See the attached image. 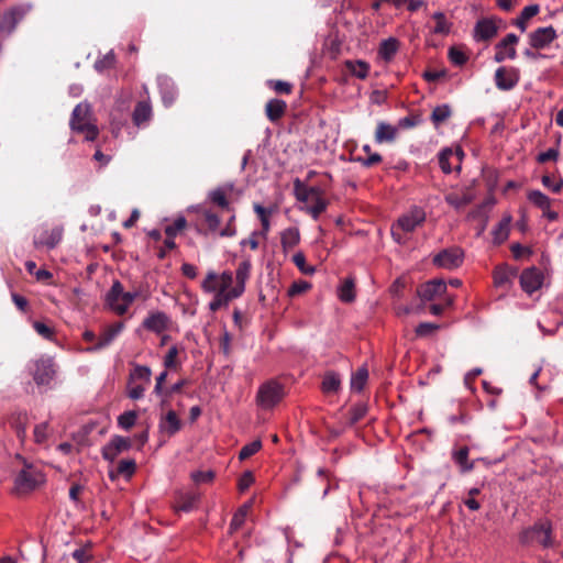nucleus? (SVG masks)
Segmentation results:
<instances>
[{
  "mask_svg": "<svg viewBox=\"0 0 563 563\" xmlns=\"http://www.w3.org/2000/svg\"><path fill=\"white\" fill-rule=\"evenodd\" d=\"M251 274L252 262L249 257L241 260L234 272L230 269L221 273L208 271L200 283L201 290L213 296L208 303V309L211 312H217L222 308H228L231 301L242 297Z\"/></svg>",
  "mask_w": 563,
  "mask_h": 563,
  "instance_id": "obj_1",
  "label": "nucleus"
},
{
  "mask_svg": "<svg viewBox=\"0 0 563 563\" xmlns=\"http://www.w3.org/2000/svg\"><path fill=\"white\" fill-rule=\"evenodd\" d=\"M426 212L420 207H413L408 212L401 214L390 228L393 240L399 245H406L409 241V234L426 222Z\"/></svg>",
  "mask_w": 563,
  "mask_h": 563,
  "instance_id": "obj_2",
  "label": "nucleus"
},
{
  "mask_svg": "<svg viewBox=\"0 0 563 563\" xmlns=\"http://www.w3.org/2000/svg\"><path fill=\"white\" fill-rule=\"evenodd\" d=\"M294 187L297 200L307 203V213L314 220L319 219L320 214L327 210L329 205V201L324 198L323 190L317 186L308 187L299 179L295 180Z\"/></svg>",
  "mask_w": 563,
  "mask_h": 563,
  "instance_id": "obj_3",
  "label": "nucleus"
},
{
  "mask_svg": "<svg viewBox=\"0 0 563 563\" xmlns=\"http://www.w3.org/2000/svg\"><path fill=\"white\" fill-rule=\"evenodd\" d=\"M519 542L522 545H539L543 549L552 548L554 544L552 523L549 519H540L531 527L519 533Z\"/></svg>",
  "mask_w": 563,
  "mask_h": 563,
  "instance_id": "obj_4",
  "label": "nucleus"
},
{
  "mask_svg": "<svg viewBox=\"0 0 563 563\" xmlns=\"http://www.w3.org/2000/svg\"><path fill=\"white\" fill-rule=\"evenodd\" d=\"M137 298L147 300L148 294H142L139 290L124 291L121 282L114 280L106 295V305L118 316H123L128 312L130 306Z\"/></svg>",
  "mask_w": 563,
  "mask_h": 563,
  "instance_id": "obj_5",
  "label": "nucleus"
},
{
  "mask_svg": "<svg viewBox=\"0 0 563 563\" xmlns=\"http://www.w3.org/2000/svg\"><path fill=\"white\" fill-rule=\"evenodd\" d=\"M69 125L71 131L84 134L86 141H95L99 135V129L92 122V112L87 103H79L75 107Z\"/></svg>",
  "mask_w": 563,
  "mask_h": 563,
  "instance_id": "obj_6",
  "label": "nucleus"
},
{
  "mask_svg": "<svg viewBox=\"0 0 563 563\" xmlns=\"http://www.w3.org/2000/svg\"><path fill=\"white\" fill-rule=\"evenodd\" d=\"M45 483V475L35 466L25 464L14 479V490L27 494Z\"/></svg>",
  "mask_w": 563,
  "mask_h": 563,
  "instance_id": "obj_7",
  "label": "nucleus"
},
{
  "mask_svg": "<svg viewBox=\"0 0 563 563\" xmlns=\"http://www.w3.org/2000/svg\"><path fill=\"white\" fill-rule=\"evenodd\" d=\"M285 397L284 385L275 379L262 384L256 394V402L263 409H272Z\"/></svg>",
  "mask_w": 563,
  "mask_h": 563,
  "instance_id": "obj_8",
  "label": "nucleus"
},
{
  "mask_svg": "<svg viewBox=\"0 0 563 563\" xmlns=\"http://www.w3.org/2000/svg\"><path fill=\"white\" fill-rule=\"evenodd\" d=\"M464 252L459 246H452L440 251L432 258L434 266L448 271L455 269L463 264Z\"/></svg>",
  "mask_w": 563,
  "mask_h": 563,
  "instance_id": "obj_9",
  "label": "nucleus"
},
{
  "mask_svg": "<svg viewBox=\"0 0 563 563\" xmlns=\"http://www.w3.org/2000/svg\"><path fill=\"white\" fill-rule=\"evenodd\" d=\"M30 10L31 5L26 4L14 5L5 10L0 15V32L12 33Z\"/></svg>",
  "mask_w": 563,
  "mask_h": 563,
  "instance_id": "obj_10",
  "label": "nucleus"
},
{
  "mask_svg": "<svg viewBox=\"0 0 563 563\" xmlns=\"http://www.w3.org/2000/svg\"><path fill=\"white\" fill-rule=\"evenodd\" d=\"M543 282V272L534 266L525 268L519 276L520 287L528 295H532L539 290L542 287Z\"/></svg>",
  "mask_w": 563,
  "mask_h": 563,
  "instance_id": "obj_11",
  "label": "nucleus"
},
{
  "mask_svg": "<svg viewBox=\"0 0 563 563\" xmlns=\"http://www.w3.org/2000/svg\"><path fill=\"white\" fill-rule=\"evenodd\" d=\"M496 87L501 91L514 89L520 80V71L516 67H498L494 75Z\"/></svg>",
  "mask_w": 563,
  "mask_h": 563,
  "instance_id": "obj_12",
  "label": "nucleus"
},
{
  "mask_svg": "<svg viewBox=\"0 0 563 563\" xmlns=\"http://www.w3.org/2000/svg\"><path fill=\"white\" fill-rule=\"evenodd\" d=\"M30 373L37 385H47L55 375L54 364L51 358H38L30 367Z\"/></svg>",
  "mask_w": 563,
  "mask_h": 563,
  "instance_id": "obj_13",
  "label": "nucleus"
},
{
  "mask_svg": "<svg viewBox=\"0 0 563 563\" xmlns=\"http://www.w3.org/2000/svg\"><path fill=\"white\" fill-rule=\"evenodd\" d=\"M518 42L519 37L516 34H507L495 45L494 60L496 63H501L506 59H515L517 57L516 45Z\"/></svg>",
  "mask_w": 563,
  "mask_h": 563,
  "instance_id": "obj_14",
  "label": "nucleus"
},
{
  "mask_svg": "<svg viewBox=\"0 0 563 563\" xmlns=\"http://www.w3.org/2000/svg\"><path fill=\"white\" fill-rule=\"evenodd\" d=\"M529 45L533 49H544L549 47L556 38L558 33L553 26L538 27L529 36Z\"/></svg>",
  "mask_w": 563,
  "mask_h": 563,
  "instance_id": "obj_15",
  "label": "nucleus"
},
{
  "mask_svg": "<svg viewBox=\"0 0 563 563\" xmlns=\"http://www.w3.org/2000/svg\"><path fill=\"white\" fill-rule=\"evenodd\" d=\"M132 448L130 438L114 435L102 448V457L109 462H113L122 452L129 451Z\"/></svg>",
  "mask_w": 563,
  "mask_h": 563,
  "instance_id": "obj_16",
  "label": "nucleus"
},
{
  "mask_svg": "<svg viewBox=\"0 0 563 563\" xmlns=\"http://www.w3.org/2000/svg\"><path fill=\"white\" fill-rule=\"evenodd\" d=\"M498 34V25L494 18L479 19L473 31V38L475 42H488L496 37Z\"/></svg>",
  "mask_w": 563,
  "mask_h": 563,
  "instance_id": "obj_17",
  "label": "nucleus"
},
{
  "mask_svg": "<svg viewBox=\"0 0 563 563\" xmlns=\"http://www.w3.org/2000/svg\"><path fill=\"white\" fill-rule=\"evenodd\" d=\"M518 275V268L512 267L508 264H500L496 266L493 271V279L494 285L497 288H501L504 290H509L514 279Z\"/></svg>",
  "mask_w": 563,
  "mask_h": 563,
  "instance_id": "obj_18",
  "label": "nucleus"
},
{
  "mask_svg": "<svg viewBox=\"0 0 563 563\" xmlns=\"http://www.w3.org/2000/svg\"><path fill=\"white\" fill-rule=\"evenodd\" d=\"M446 292V284L442 279H432L417 288V295L422 301H432Z\"/></svg>",
  "mask_w": 563,
  "mask_h": 563,
  "instance_id": "obj_19",
  "label": "nucleus"
},
{
  "mask_svg": "<svg viewBox=\"0 0 563 563\" xmlns=\"http://www.w3.org/2000/svg\"><path fill=\"white\" fill-rule=\"evenodd\" d=\"M169 318L163 311L150 312L148 316L143 320L142 325L145 330L161 334L169 325Z\"/></svg>",
  "mask_w": 563,
  "mask_h": 563,
  "instance_id": "obj_20",
  "label": "nucleus"
},
{
  "mask_svg": "<svg viewBox=\"0 0 563 563\" xmlns=\"http://www.w3.org/2000/svg\"><path fill=\"white\" fill-rule=\"evenodd\" d=\"M122 322H115L103 330L95 345L88 346L86 352H96L107 347L123 329Z\"/></svg>",
  "mask_w": 563,
  "mask_h": 563,
  "instance_id": "obj_21",
  "label": "nucleus"
},
{
  "mask_svg": "<svg viewBox=\"0 0 563 563\" xmlns=\"http://www.w3.org/2000/svg\"><path fill=\"white\" fill-rule=\"evenodd\" d=\"M454 156L457 162L456 168L460 169V165L464 156V153L460 146H457L455 150H452L451 147H445L439 153V166L444 174L452 173L453 165L451 163V159Z\"/></svg>",
  "mask_w": 563,
  "mask_h": 563,
  "instance_id": "obj_22",
  "label": "nucleus"
},
{
  "mask_svg": "<svg viewBox=\"0 0 563 563\" xmlns=\"http://www.w3.org/2000/svg\"><path fill=\"white\" fill-rule=\"evenodd\" d=\"M199 499L200 496L198 493L177 492L174 498L173 508L175 511L188 512L197 506Z\"/></svg>",
  "mask_w": 563,
  "mask_h": 563,
  "instance_id": "obj_23",
  "label": "nucleus"
},
{
  "mask_svg": "<svg viewBox=\"0 0 563 563\" xmlns=\"http://www.w3.org/2000/svg\"><path fill=\"white\" fill-rule=\"evenodd\" d=\"M233 185H227L222 187H217L208 194V199L214 206L221 208L225 211H231V205L228 199V195L232 191Z\"/></svg>",
  "mask_w": 563,
  "mask_h": 563,
  "instance_id": "obj_24",
  "label": "nucleus"
},
{
  "mask_svg": "<svg viewBox=\"0 0 563 563\" xmlns=\"http://www.w3.org/2000/svg\"><path fill=\"white\" fill-rule=\"evenodd\" d=\"M398 135V128L390 123L380 121L377 123L375 131V142L377 144L393 143Z\"/></svg>",
  "mask_w": 563,
  "mask_h": 563,
  "instance_id": "obj_25",
  "label": "nucleus"
},
{
  "mask_svg": "<svg viewBox=\"0 0 563 563\" xmlns=\"http://www.w3.org/2000/svg\"><path fill=\"white\" fill-rule=\"evenodd\" d=\"M400 48V42L396 37L383 40L378 47V57L386 63H390Z\"/></svg>",
  "mask_w": 563,
  "mask_h": 563,
  "instance_id": "obj_26",
  "label": "nucleus"
},
{
  "mask_svg": "<svg viewBox=\"0 0 563 563\" xmlns=\"http://www.w3.org/2000/svg\"><path fill=\"white\" fill-rule=\"evenodd\" d=\"M159 430L167 433L169 437L180 431L183 423L174 410L167 411V413L159 421Z\"/></svg>",
  "mask_w": 563,
  "mask_h": 563,
  "instance_id": "obj_27",
  "label": "nucleus"
},
{
  "mask_svg": "<svg viewBox=\"0 0 563 563\" xmlns=\"http://www.w3.org/2000/svg\"><path fill=\"white\" fill-rule=\"evenodd\" d=\"M287 103L282 99H271L265 106V113L271 122L279 121L286 113Z\"/></svg>",
  "mask_w": 563,
  "mask_h": 563,
  "instance_id": "obj_28",
  "label": "nucleus"
},
{
  "mask_svg": "<svg viewBox=\"0 0 563 563\" xmlns=\"http://www.w3.org/2000/svg\"><path fill=\"white\" fill-rule=\"evenodd\" d=\"M300 242V232L298 228L290 227L280 233V244L285 253L291 251Z\"/></svg>",
  "mask_w": 563,
  "mask_h": 563,
  "instance_id": "obj_29",
  "label": "nucleus"
},
{
  "mask_svg": "<svg viewBox=\"0 0 563 563\" xmlns=\"http://www.w3.org/2000/svg\"><path fill=\"white\" fill-rule=\"evenodd\" d=\"M253 209H254L255 213L257 214V217H258V219L261 221V225H262L261 233H262V236L266 238L267 233L271 230L269 218L276 211V207L275 206H273V207H263L260 203H255L253 206Z\"/></svg>",
  "mask_w": 563,
  "mask_h": 563,
  "instance_id": "obj_30",
  "label": "nucleus"
},
{
  "mask_svg": "<svg viewBox=\"0 0 563 563\" xmlns=\"http://www.w3.org/2000/svg\"><path fill=\"white\" fill-rule=\"evenodd\" d=\"M434 26L431 30L432 34L448 36L451 33L453 23L448 20L445 13L437 11L432 14Z\"/></svg>",
  "mask_w": 563,
  "mask_h": 563,
  "instance_id": "obj_31",
  "label": "nucleus"
},
{
  "mask_svg": "<svg viewBox=\"0 0 563 563\" xmlns=\"http://www.w3.org/2000/svg\"><path fill=\"white\" fill-rule=\"evenodd\" d=\"M344 67L349 70V73L352 76H354L358 79H362V80H364L368 77L369 69H371L369 64L362 59H357V60L347 59L344 62Z\"/></svg>",
  "mask_w": 563,
  "mask_h": 563,
  "instance_id": "obj_32",
  "label": "nucleus"
},
{
  "mask_svg": "<svg viewBox=\"0 0 563 563\" xmlns=\"http://www.w3.org/2000/svg\"><path fill=\"white\" fill-rule=\"evenodd\" d=\"M341 388V377L334 371L325 372L321 383V390L325 395L336 394Z\"/></svg>",
  "mask_w": 563,
  "mask_h": 563,
  "instance_id": "obj_33",
  "label": "nucleus"
},
{
  "mask_svg": "<svg viewBox=\"0 0 563 563\" xmlns=\"http://www.w3.org/2000/svg\"><path fill=\"white\" fill-rule=\"evenodd\" d=\"M152 107L148 101H139L133 110L132 120L136 126L150 121Z\"/></svg>",
  "mask_w": 563,
  "mask_h": 563,
  "instance_id": "obj_34",
  "label": "nucleus"
},
{
  "mask_svg": "<svg viewBox=\"0 0 563 563\" xmlns=\"http://www.w3.org/2000/svg\"><path fill=\"white\" fill-rule=\"evenodd\" d=\"M511 217L503 218L493 230V241L499 245L504 243L509 235Z\"/></svg>",
  "mask_w": 563,
  "mask_h": 563,
  "instance_id": "obj_35",
  "label": "nucleus"
},
{
  "mask_svg": "<svg viewBox=\"0 0 563 563\" xmlns=\"http://www.w3.org/2000/svg\"><path fill=\"white\" fill-rule=\"evenodd\" d=\"M136 471V463L134 460H121L117 466L115 473L110 472L109 476L111 479H115L119 476L131 478Z\"/></svg>",
  "mask_w": 563,
  "mask_h": 563,
  "instance_id": "obj_36",
  "label": "nucleus"
},
{
  "mask_svg": "<svg viewBox=\"0 0 563 563\" xmlns=\"http://www.w3.org/2000/svg\"><path fill=\"white\" fill-rule=\"evenodd\" d=\"M470 449L462 446L452 454L453 461L460 466L463 473L471 472L474 463L468 461Z\"/></svg>",
  "mask_w": 563,
  "mask_h": 563,
  "instance_id": "obj_37",
  "label": "nucleus"
},
{
  "mask_svg": "<svg viewBox=\"0 0 563 563\" xmlns=\"http://www.w3.org/2000/svg\"><path fill=\"white\" fill-rule=\"evenodd\" d=\"M152 371L148 366L134 364L131 369L128 380L139 382L150 385Z\"/></svg>",
  "mask_w": 563,
  "mask_h": 563,
  "instance_id": "obj_38",
  "label": "nucleus"
},
{
  "mask_svg": "<svg viewBox=\"0 0 563 563\" xmlns=\"http://www.w3.org/2000/svg\"><path fill=\"white\" fill-rule=\"evenodd\" d=\"M251 509L250 504L242 505L233 515L230 526L229 533H235L245 522L246 516Z\"/></svg>",
  "mask_w": 563,
  "mask_h": 563,
  "instance_id": "obj_39",
  "label": "nucleus"
},
{
  "mask_svg": "<svg viewBox=\"0 0 563 563\" xmlns=\"http://www.w3.org/2000/svg\"><path fill=\"white\" fill-rule=\"evenodd\" d=\"M338 297L342 302H352L355 299V284L353 278H346L339 287Z\"/></svg>",
  "mask_w": 563,
  "mask_h": 563,
  "instance_id": "obj_40",
  "label": "nucleus"
},
{
  "mask_svg": "<svg viewBox=\"0 0 563 563\" xmlns=\"http://www.w3.org/2000/svg\"><path fill=\"white\" fill-rule=\"evenodd\" d=\"M368 379V371L366 366L357 368V371L351 377V389L355 391H362Z\"/></svg>",
  "mask_w": 563,
  "mask_h": 563,
  "instance_id": "obj_41",
  "label": "nucleus"
},
{
  "mask_svg": "<svg viewBox=\"0 0 563 563\" xmlns=\"http://www.w3.org/2000/svg\"><path fill=\"white\" fill-rule=\"evenodd\" d=\"M62 240V233L58 230L45 232L38 241L35 242L37 246H45L48 250L54 249Z\"/></svg>",
  "mask_w": 563,
  "mask_h": 563,
  "instance_id": "obj_42",
  "label": "nucleus"
},
{
  "mask_svg": "<svg viewBox=\"0 0 563 563\" xmlns=\"http://www.w3.org/2000/svg\"><path fill=\"white\" fill-rule=\"evenodd\" d=\"M528 200L542 211H545L551 207L550 198L540 190H531L528 194Z\"/></svg>",
  "mask_w": 563,
  "mask_h": 563,
  "instance_id": "obj_43",
  "label": "nucleus"
},
{
  "mask_svg": "<svg viewBox=\"0 0 563 563\" xmlns=\"http://www.w3.org/2000/svg\"><path fill=\"white\" fill-rule=\"evenodd\" d=\"M451 114L452 111L449 104L437 106L431 113V121L435 126H439L441 123L445 122Z\"/></svg>",
  "mask_w": 563,
  "mask_h": 563,
  "instance_id": "obj_44",
  "label": "nucleus"
},
{
  "mask_svg": "<svg viewBox=\"0 0 563 563\" xmlns=\"http://www.w3.org/2000/svg\"><path fill=\"white\" fill-rule=\"evenodd\" d=\"M445 201L455 209H460L471 203L472 199L471 196L465 192H450L445 195Z\"/></svg>",
  "mask_w": 563,
  "mask_h": 563,
  "instance_id": "obj_45",
  "label": "nucleus"
},
{
  "mask_svg": "<svg viewBox=\"0 0 563 563\" xmlns=\"http://www.w3.org/2000/svg\"><path fill=\"white\" fill-rule=\"evenodd\" d=\"M148 385L139 382H126V395L132 400H139L144 397L145 389Z\"/></svg>",
  "mask_w": 563,
  "mask_h": 563,
  "instance_id": "obj_46",
  "label": "nucleus"
},
{
  "mask_svg": "<svg viewBox=\"0 0 563 563\" xmlns=\"http://www.w3.org/2000/svg\"><path fill=\"white\" fill-rule=\"evenodd\" d=\"M363 152L367 154V157H358L357 161L364 167H372L382 163L383 157L380 154L372 152L371 145L366 144L362 147Z\"/></svg>",
  "mask_w": 563,
  "mask_h": 563,
  "instance_id": "obj_47",
  "label": "nucleus"
},
{
  "mask_svg": "<svg viewBox=\"0 0 563 563\" xmlns=\"http://www.w3.org/2000/svg\"><path fill=\"white\" fill-rule=\"evenodd\" d=\"M202 217L205 219V222L208 227V230L212 233H216L220 231V217L213 212L210 209H203L202 210Z\"/></svg>",
  "mask_w": 563,
  "mask_h": 563,
  "instance_id": "obj_48",
  "label": "nucleus"
},
{
  "mask_svg": "<svg viewBox=\"0 0 563 563\" xmlns=\"http://www.w3.org/2000/svg\"><path fill=\"white\" fill-rule=\"evenodd\" d=\"M262 441L261 440H254L245 445L242 446V449L239 452V460L244 461L256 454L262 449Z\"/></svg>",
  "mask_w": 563,
  "mask_h": 563,
  "instance_id": "obj_49",
  "label": "nucleus"
},
{
  "mask_svg": "<svg viewBox=\"0 0 563 563\" xmlns=\"http://www.w3.org/2000/svg\"><path fill=\"white\" fill-rule=\"evenodd\" d=\"M187 227V220L184 216L177 217L172 224L165 227V234L176 238L178 233L184 231Z\"/></svg>",
  "mask_w": 563,
  "mask_h": 563,
  "instance_id": "obj_50",
  "label": "nucleus"
},
{
  "mask_svg": "<svg viewBox=\"0 0 563 563\" xmlns=\"http://www.w3.org/2000/svg\"><path fill=\"white\" fill-rule=\"evenodd\" d=\"M33 328L34 330L36 331V333L38 335H41L43 339L45 340H48V341H55L56 339V331L54 328L45 324L44 322H41V321H34L33 322Z\"/></svg>",
  "mask_w": 563,
  "mask_h": 563,
  "instance_id": "obj_51",
  "label": "nucleus"
},
{
  "mask_svg": "<svg viewBox=\"0 0 563 563\" xmlns=\"http://www.w3.org/2000/svg\"><path fill=\"white\" fill-rule=\"evenodd\" d=\"M292 263L297 266V268L305 275H312L316 272V268L306 263V256L302 252H297L292 256Z\"/></svg>",
  "mask_w": 563,
  "mask_h": 563,
  "instance_id": "obj_52",
  "label": "nucleus"
},
{
  "mask_svg": "<svg viewBox=\"0 0 563 563\" xmlns=\"http://www.w3.org/2000/svg\"><path fill=\"white\" fill-rule=\"evenodd\" d=\"M448 57L455 66H463L468 60V56L455 46L449 48Z\"/></svg>",
  "mask_w": 563,
  "mask_h": 563,
  "instance_id": "obj_53",
  "label": "nucleus"
},
{
  "mask_svg": "<svg viewBox=\"0 0 563 563\" xmlns=\"http://www.w3.org/2000/svg\"><path fill=\"white\" fill-rule=\"evenodd\" d=\"M137 413L133 410L125 411L118 417V426L124 430H130L136 422Z\"/></svg>",
  "mask_w": 563,
  "mask_h": 563,
  "instance_id": "obj_54",
  "label": "nucleus"
},
{
  "mask_svg": "<svg viewBox=\"0 0 563 563\" xmlns=\"http://www.w3.org/2000/svg\"><path fill=\"white\" fill-rule=\"evenodd\" d=\"M178 354H179L178 346L177 345L170 346L164 357V366L168 369H176L179 365L177 362Z\"/></svg>",
  "mask_w": 563,
  "mask_h": 563,
  "instance_id": "obj_55",
  "label": "nucleus"
},
{
  "mask_svg": "<svg viewBox=\"0 0 563 563\" xmlns=\"http://www.w3.org/2000/svg\"><path fill=\"white\" fill-rule=\"evenodd\" d=\"M34 441L38 444L46 442L49 435V424L48 422H42L35 426L34 431Z\"/></svg>",
  "mask_w": 563,
  "mask_h": 563,
  "instance_id": "obj_56",
  "label": "nucleus"
},
{
  "mask_svg": "<svg viewBox=\"0 0 563 563\" xmlns=\"http://www.w3.org/2000/svg\"><path fill=\"white\" fill-rule=\"evenodd\" d=\"M230 212H231V216H230L225 227L219 231V235L222 238H232L236 234L234 209L231 208Z\"/></svg>",
  "mask_w": 563,
  "mask_h": 563,
  "instance_id": "obj_57",
  "label": "nucleus"
},
{
  "mask_svg": "<svg viewBox=\"0 0 563 563\" xmlns=\"http://www.w3.org/2000/svg\"><path fill=\"white\" fill-rule=\"evenodd\" d=\"M115 65V55L110 52L106 54L102 58L98 59L95 64V68L98 71H103L106 69L113 68Z\"/></svg>",
  "mask_w": 563,
  "mask_h": 563,
  "instance_id": "obj_58",
  "label": "nucleus"
},
{
  "mask_svg": "<svg viewBox=\"0 0 563 563\" xmlns=\"http://www.w3.org/2000/svg\"><path fill=\"white\" fill-rule=\"evenodd\" d=\"M268 86L280 95H290L292 92L294 86L290 82L283 80H269Z\"/></svg>",
  "mask_w": 563,
  "mask_h": 563,
  "instance_id": "obj_59",
  "label": "nucleus"
},
{
  "mask_svg": "<svg viewBox=\"0 0 563 563\" xmlns=\"http://www.w3.org/2000/svg\"><path fill=\"white\" fill-rule=\"evenodd\" d=\"M439 329V325L431 322H421L416 327L417 336L424 338L433 334Z\"/></svg>",
  "mask_w": 563,
  "mask_h": 563,
  "instance_id": "obj_60",
  "label": "nucleus"
},
{
  "mask_svg": "<svg viewBox=\"0 0 563 563\" xmlns=\"http://www.w3.org/2000/svg\"><path fill=\"white\" fill-rule=\"evenodd\" d=\"M255 482L254 474L251 471L244 472L238 481V489L240 493L247 490Z\"/></svg>",
  "mask_w": 563,
  "mask_h": 563,
  "instance_id": "obj_61",
  "label": "nucleus"
},
{
  "mask_svg": "<svg viewBox=\"0 0 563 563\" xmlns=\"http://www.w3.org/2000/svg\"><path fill=\"white\" fill-rule=\"evenodd\" d=\"M310 287H311V285L308 282H305V280L294 282L290 285V287L288 288L287 295L289 297H295V296L306 292L308 289H310Z\"/></svg>",
  "mask_w": 563,
  "mask_h": 563,
  "instance_id": "obj_62",
  "label": "nucleus"
},
{
  "mask_svg": "<svg viewBox=\"0 0 563 563\" xmlns=\"http://www.w3.org/2000/svg\"><path fill=\"white\" fill-rule=\"evenodd\" d=\"M367 412V408L364 404H356L350 409V421L356 423L362 420Z\"/></svg>",
  "mask_w": 563,
  "mask_h": 563,
  "instance_id": "obj_63",
  "label": "nucleus"
},
{
  "mask_svg": "<svg viewBox=\"0 0 563 563\" xmlns=\"http://www.w3.org/2000/svg\"><path fill=\"white\" fill-rule=\"evenodd\" d=\"M214 472L213 471H196L191 473V479L196 484H202V483H211L214 479Z\"/></svg>",
  "mask_w": 563,
  "mask_h": 563,
  "instance_id": "obj_64",
  "label": "nucleus"
}]
</instances>
